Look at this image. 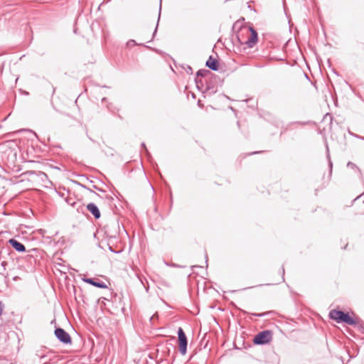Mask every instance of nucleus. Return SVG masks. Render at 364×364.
Here are the masks:
<instances>
[{"mask_svg":"<svg viewBox=\"0 0 364 364\" xmlns=\"http://www.w3.org/2000/svg\"><path fill=\"white\" fill-rule=\"evenodd\" d=\"M161 4H160V6H159V17H158V21H157V24H156V26L155 31H154V36L156 34V31H157L159 21V19H160V17H161Z\"/></svg>","mask_w":364,"mask_h":364,"instance_id":"nucleus-17","label":"nucleus"},{"mask_svg":"<svg viewBox=\"0 0 364 364\" xmlns=\"http://www.w3.org/2000/svg\"><path fill=\"white\" fill-rule=\"evenodd\" d=\"M170 266L173 267H181V266H179V265H178L176 264H173V263L171 264Z\"/></svg>","mask_w":364,"mask_h":364,"instance_id":"nucleus-29","label":"nucleus"},{"mask_svg":"<svg viewBox=\"0 0 364 364\" xmlns=\"http://www.w3.org/2000/svg\"><path fill=\"white\" fill-rule=\"evenodd\" d=\"M141 147L144 149V153H145L146 156H147V158L150 159L151 154H150L149 151H148V149L146 146V144L144 142L141 143Z\"/></svg>","mask_w":364,"mask_h":364,"instance_id":"nucleus-15","label":"nucleus"},{"mask_svg":"<svg viewBox=\"0 0 364 364\" xmlns=\"http://www.w3.org/2000/svg\"><path fill=\"white\" fill-rule=\"evenodd\" d=\"M291 124H301V125H306L308 124V122H292Z\"/></svg>","mask_w":364,"mask_h":364,"instance_id":"nucleus-24","label":"nucleus"},{"mask_svg":"<svg viewBox=\"0 0 364 364\" xmlns=\"http://www.w3.org/2000/svg\"><path fill=\"white\" fill-rule=\"evenodd\" d=\"M257 153H259V151H255V152L251 153L250 154H257Z\"/></svg>","mask_w":364,"mask_h":364,"instance_id":"nucleus-32","label":"nucleus"},{"mask_svg":"<svg viewBox=\"0 0 364 364\" xmlns=\"http://www.w3.org/2000/svg\"><path fill=\"white\" fill-rule=\"evenodd\" d=\"M42 350H37L36 353V356L38 357L41 359V355H43L44 353H41Z\"/></svg>","mask_w":364,"mask_h":364,"instance_id":"nucleus-21","label":"nucleus"},{"mask_svg":"<svg viewBox=\"0 0 364 364\" xmlns=\"http://www.w3.org/2000/svg\"><path fill=\"white\" fill-rule=\"evenodd\" d=\"M326 152H327V159L328 161V166H329V169H330L329 172H330V174H331L332 168H333V162L331 161V158H330L329 149H328V144H326Z\"/></svg>","mask_w":364,"mask_h":364,"instance_id":"nucleus-13","label":"nucleus"},{"mask_svg":"<svg viewBox=\"0 0 364 364\" xmlns=\"http://www.w3.org/2000/svg\"><path fill=\"white\" fill-rule=\"evenodd\" d=\"M4 309V304L1 301H0V316L3 313Z\"/></svg>","mask_w":364,"mask_h":364,"instance_id":"nucleus-22","label":"nucleus"},{"mask_svg":"<svg viewBox=\"0 0 364 364\" xmlns=\"http://www.w3.org/2000/svg\"><path fill=\"white\" fill-rule=\"evenodd\" d=\"M78 185H80L82 188L89 191L91 193L93 192L92 188H90L89 187L86 186L85 185L81 184L80 183H78Z\"/></svg>","mask_w":364,"mask_h":364,"instance_id":"nucleus-20","label":"nucleus"},{"mask_svg":"<svg viewBox=\"0 0 364 364\" xmlns=\"http://www.w3.org/2000/svg\"><path fill=\"white\" fill-rule=\"evenodd\" d=\"M272 340V333L269 330L262 331L258 333L253 339V343L256 345H265Z\"/></svg>","mask_w":364,"mask_h":364,"instance_id":"nucleus-3","label":"nucleus"},{"mask_svg":"<svg viewBox=\"0 0 364 364\" xmlns=\"http://www.w3.org/2000/svg\"><path fill=\"white\" fill-rule=\"evenodd\" d=\"M205 263H206V266H208V255H205Z\"/></svg>","mask_w":364,"mask_h":364,"instance_id":"nucleus-31","label":"nucleus"},{"mask_svg":"<svg viewBox=\"0 0 364 364\" xmlns=\"http://www.w3.org/2000/svg\"><path fill=\"white\" fill-rule=\"evenodd\" d=\"M282 281H284V267H282Z\"/></svg>","mask_w":364,"mask_h":364,"instance_id":"nucleus-28","label":"nucleus"},{"mask_svg":"<svg viewBox=\"0 0 364 364\" xmlns=\"http://www.w3.org/2000/svg\"><path fill=\"white\" fill-rule=\"evenodd\" d=\"M347 166L348 168H353V169H357L358 172H360V170L358 168V167L355 164H353V162H350V161L348 162Z\"/></svg>","mask_w":364,"mask_h":364,"instance_id":"nucleus-16","label":"nucleus"},{"mask_svg":"<svg viewBox=\"0 0 364 364\" xmlns=\"http://www.w3.org/2000/svg\"><path fill=\"white\" fill-rule=\"evenodd\" d=\"M357 321H358V323H357L356 326L362 333H364V322L360 318H358Z\"/></svg>","mask_w":364,"mask_h":364,"instance_id":"nucleus-14","label":"nucleus"},{"mask_svg":"<svg viewBox=\"0 0 364 364\" xmlns=\"http://www.w3.org/2000/svg\"><path fill=\"white\" fill-rule=\"evenodd\" d=\"M53 353V351H48L46 353H44L43 355H41V360L43 362V364H46L49 363L52 360L51 355Z\"/></svg>","mask_w":364,"mask_h":364,"instance_id":"nucleus-12","label":"nucleus"},{"mask_svg":"<svg viewBox=\"0 0 364 364\" xmlns=\"http://www.w3.org/2000/svg\"><path fill=\"white\" fill-rule=\"evenodd\" d=\"M87 209L92 214L95 219H99L101 216L98 207L93 203L87 205Z\"/></svg>","mask_w":364,"mask_h":364,"instance_id":"nucleus-11","label":"nucleus"},{"mask_svg":"<svg viewBox=\"0 0 364 364\" xmlns=\"http://www.w3.org/2000/svg\"><path fill=\"white\" fill-rule=\"evenodd\" d=\"M205 66L213 71H218L219 70L218 60L212 55H210L205 63Z\"/></svg>","mask_w":364,"mask_h":364,"instance_id":"nucleus-10","label":"nucleus"},{"mask_svg":"<svg viewBox=\"0 0 364 364\" xmlns=\"http://www.w3.org/2000/svg\"><path fill=\"white\" fill-rule=\"evenodd\" d=\"M267 313H262V314H253L254 316L257 317H262L265 316Z\"/></svg>","mask_w":364,"mask_h":364,"instance_id":"nucleus-23","label":"nucleus"},{"mask_svg":"<svg viewBox=\"0 0 364 364\" xmlns=\"http://www.w3.org/2000/svg\"><path fill=\"white\" fill-rule=\"evenodd\" d=\"M218 79L219 78L217 76L216 80L211 77L205 80L206 92H208L209 94H214L217 92V89L214 86V82H217Z\"/></svg>","mask_w":364,"mask_h":364,"instance_id":"nucleus-9","label":"nucleus"},{"mask_svg":"<svg viewBox=\"0 0 364 364\" xmlns=\"http://www.w3.org/2000/svg\"><path fill=\"white\" fill-rule=\"evenodd\" d=\"M159 318V314L158 313H155L152 316H151L150 318V322L153 324V320L154 319H158Z\"/></svg>","mask_w":364,"mask_h":364,"instance_id":"nucleus-19","label":"nucleus"},{"mask_svg":"<svg viewBox=\"0 0 364 364\" xmlns=\"http://www.w3.org/2000/svg\"><path fill=\"white\" fill-rule=\"evenodd\" d=\"M92 188L94 189H96V190L100 191V192H105V191H103L102 188H97L95 185H92Z\"/></svg>","mask_w":364,"mask_h":364,"instance_id":"nucleus-25","label":"nucleus"},{"mask_svg":"<svg viewBox=\"0 0 364 364\" xmlns=\"http://www.w3.org/2000/svg\"><path fill=\"white\" fill-rule=\"evenodd\" d=\"M82 281L85 283L90 284L94 287H96L100 289H107V285L102 281L100 280L97 278H88V277H84L82 279Z\"/></svg>","mask_w":364,"mask_h":364,"instance_id":"nucleus-7","label":"nucleus"},{"mask_svg":"<svg viewBox=\"0 0 364 364\" xmlns=\"http://www.w3.org/2000/svg\"><path fill=\"white\" fill-rule=\"evenodd\" d=\"M109 250H110V251H112V252H115L112 250V247H109Z\"/></svg>","mask_w":364,"mask_h":364,"instance_id":"nucleus-33","label":"nucleus"},{"mask_svg":"<svg viewBox=\"0 0 364 364\" xmlns=\"http://www.w3.org/2000/svg\"><path fill=\"white\" fill-rule=\"evenodd\" d=\"M186 71H187L188 73L191 74L193 73L192 68L188 65V68H187V70Z\"/></svg>","mask_w":364,"mask_h":364,"instance_id":"nucleus-26","label":"nucleus"},{"mask_svg":"<svg viewBox=\"0 0 364 364\" xmlns=\"http://www.w3.org/2000/svg\"><path fill=\"white\" fill-rule=\"evenodd\" d=\"M240 45H245L249 48H252L258 41V34L252 27H244L240 29L236 36Z\"/></svg>","mask_w":364,"mask_h":364,"instance_id":"nucleus-1","label":"nucleus"},{"mask_svg":"<svg viewBox=\"0 0 364 364\" xmlns=\"http://www.w3.org/2000/svg\"><path fill=\"white\" fill-rule=\"evenodd\" d=\"M137 45V43H136V41L134 40H129L127 43V46L128 47H132V46H134Z\"/></svg>","mask_w":364,"mask_h":364,"instance_id":"nucleus-18","label":"nucleus"},{"mask_svg":"<svg viewBox=\"0 0 364 364\" xmlns=\"http://www.w3.org/2000/svg\"><path fill=\"white\" fill-rule=\"evenodd\" d=\"M329 318L336 321L338 323H346L350 326H356L358 323V319L352 318L349 313L344 312L339 309H333L329 312Z\"/></svg>","mask_w":364,"mask_h":364,"instance_id":"nucleus-2","label":"nucleus"},{"mask_svg":"<svg viewBox=\"0 0 364 364\" xmlns=\"http://www.w3.org/2000/svg\"><path fill=\"white\" fill-rule=\"evenodd\" d=\"M9 244L17 252H25V245L14 238H11L8 241Z\"/></svg>","mask_w":364,"mask_h":364,"instance_id":"nucleus-8","label":"nucleus"},{"mask_svg":"<svg viewBox=\"0 0 364 364\" xmlns=\"http://www.w3.org/2000/svg\"><path fill=\"white\" fill-rule=\"evenodd\" d=\"M196 82L197 86H198L199 83H203L201 80H198V77H205V80L208 79L210 77H213L215 80L217 79V75H213L210 70L205 69H200L198 70L196 73Z\"/></svg>","mask_w":364,"mask_h":364,"instance_id":"nucleus-6","label":"nucleus"},{"mask_svg":"<svg viewBox=\"0 0 364 364\" xmlns=\"http://www.w3.org/2000/svg\"><path fill=\"white\" fill-rule=\"evenodd\" d=\"M55 337L59 341L64 344H70L72 342L71 337L69 333L63 328L58 327L54 331Z\"/></svg>","mask_w":364,"mask_h":364,"instance_id":"nucleus-5","label":"nucleus"},{"mask_svg":"<svg viewBox=\"0 0 364 364\" xmlns=\"http://www.w3.org/2000/svg\"><path fill=\"white\" fill-rule=\"evenodd\" d=\"M350 134H352V135H353L354 136L358 137V138L360 139L361 140H363V141H364V136H358V135H357V134H352V133H350Z\"/></svg>","mask_w":364,"mask_h":364,"instance_id":"nucleus-27","label":"nucleus"},{"mask_svg":"<svg viewBox=\"0 0 364 364\" xmlns=\"http://www.w3.org/2000/svg\"><path fill=\"white\" fill-rule=\"evenodd\" d=\"M107 99L106 97H103L102 99V102H107Z\"/></svg>","mask_w":364,"mask_h":364,"instance_id":"nucleus-30","label":"nucleus"},{"mask_svg":"<svg viewBox=\"0 0 364 364\" xmlns=\"http://www.w3.org/2000/svg\"><path fill=\"white\" fill-rule=\"evenodd\" d=\"M178 349L181 355H184L187 352L188 339L182 328L178 329Z\"/></svg>","mask_w":364,"mask_h":364,"instance_id":"nucleus-4","label":"nucleus"}]
</instances>
